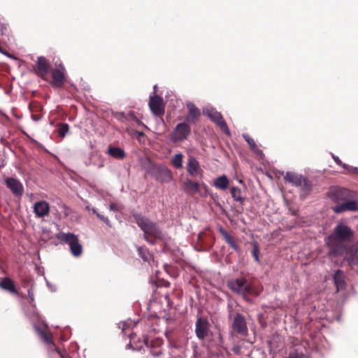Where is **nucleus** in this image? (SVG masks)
<instances>
[{"mask_svg": "<svg viewBox=\"0 0 358 358\" xmlns=\"http://www.w3.org/2000/svg\"><path fill=\"white\" fill-rule=\"evenodd\" d=\"M145 344L148 348H150V349H155V348H162V345L164 344V341L162 338H155L149 341L148 338L144 341Z\"/></svg>", "mask_w": 358, "mask_h": 358, "instance_id": "29", "label": "nucleus"}, {"mask_svg": "<svg viewBox=\"0 0 358 358\" xmlns=\"http://www.w3.org/2000/svg\"><path fill=\"white\" fill-rule=\"evenodd\" d=\"M28 295L30 299L31 302L34 301V293L31 289L28 290Z\"/></svg>", "mask_w": 358, "mask_h": 358, "instance_id": "46", "label": "nucleus"}, {"mask_svg": "<svg viewBox=\"0 0 358 358\" xmlns=\"http://www.w3.org/2000/svg\"><path fill=\"white\" fill-rule=\"evenodd\" d=\"M0 288L10 293L17 294L15 282L10 278L5 277L0 278Z\"/></svg>", "mask_w": 358, "mask_h": 358, "instance_id": "22", "label": "nucleus"}, {"mask_svg": "<svg viewBox=\"0 0 358 358\" xmlns=\"http://www.w3.org/2000/svg\"><path fill=\"white\" fill-rule=\"evenodd\" d=\"M139 162L141 164V166L143 169L145 170V171L150 174L154 175V169L157 166V164H155L150 158L149 157H141L139 159Z\"/></svg>", "mask_w": 358, "mask_h": 358, "instance_id": "26", "label": "nucleus"}, {"mask_svg": "<svg viewBox=\"0 0 358 358\" xmlns=\"http://www.w3.org/2000/svg\"><path fill=\"white\" fill-rule=\"evenodd\" d=\"M115 115H116L117 118H120V116H121V117H122V116H123V115H124V113H115Z\"/></svg>", "mask_w": 358, "mask_h": 358, "instance_id": "51", "label": "nucleus"}, {"mask_svg": "<svg viewBox=\"0 0 358 358\" xmlns=\"http://www.w3.org/2000/svg\"><path fill=\"white\" fill-rule=\"evenodd\" d=\"M203 112L208 113V112H212V111L210 109L206 108V109H203Z\"/></svg>", "mask_w": 358, "mask_h": 358, "instance_id": "55", "label": "nucleus"}, {"mask_svg": "<svg viewBox=\"0 0 358 358\" xmlns=\"http://www.w3.org/2000/svg\"><path fill=\"white\" fill-rule=\"evenodd\" d=\"M157 85H155L154 86V92H155V93H156V92H157Z\"/></svg>", "mask_w": 358, "mask_h": 358, "instance_id": "56", "label": "nucleus"}, {"mask_svg": "<svg viewBox=\"0 0 358 358\" xmlns=\"http://www.w3.org/2000/svg\"><path fill=\"white\" fill-rule=\"evenodd\" d=\"M229 180L225 175H222L214 181V186L220 189L225 190L229 186Z\"/></svg>", "mask_w": 358, "mask_h": 358, "instance_id": "28", "label": "nucleus"}, {"mask_svg": "<svg viewBox=\"0 0 358 358\" xmlns=\"http://www.w3.org/2000/svg\"><path fill=\"white\" fill-rule=\"evenodd\" d=\"M155 115H163L164 113H155Z\"/></svg>", "mask_w": 358, "mask_h": 358, "instance_id": "57", "label": "nucleus"}, {"mask_svg": "<svg viewBox=\"0 0 358 358\" xmlns=\"http://www.w3.org/2000/svg\"><path fill=\"white\" fill-rule=\"evenodd\" d=\"M163 285L168 287L170 286V282H167V281H165L163 282Z\"/></svg>", "mask_w": 358, "mask_h": 358, "instance_id": "50", "label": "nucleus"}, {"mask_svg": "<svg viewBox=\"0 0 358 358\" xmlns=\"http://www.w3.org/2000/svg\"><path fill=\"white\" fill-rule=\"evenodd\" d=\"M0 117H1V120H2L3 118H7L5 113H0Z\"/></svg>", "mask_w": 358, "mask_h": 358, "instance_id": "49", "label": "nucleus"}, {"mask_svg": "<svg viewBox=\"0 0 358 358\" xmlns=\"http://www.w3.org/2000/svg\"><path fill=\"white\" fill-rule=\"evenodd\" d=\"M15 115V116L17 117V118H21L22 117V114L21 115H18L17 113H13Z\"/></svg>", "mask_w": 358, "mask_h": 358, "instance_id": "53", "label": "nucleus"}, {"mask_svg": "<svg viewBox=\"0 0 358 358\" xmlns=\"http://www.w3.org/2000/svg\"><path fill=\"white\" fill-rule=\"evenodd\" d=\"M5 166V164H4V161L2 160L1 162H0V169H2L3 167Z\"/></svg>", "mask_w": 358, "mask_h": 358, "instance_id": "52", "label": "nucleus"}, {"mask_svg": "<svg viewBox=\"0 0 358 358\" xmlns=\"http://www.w3.org/2000/svg\"><path fill=\"white\" fill-rule=\"evenodd\" d=\"M197 239L201 247L204 250L210 249L214 245L215 241L212 231L208 229L200 232L197 236Z\"/></svg>", "mask_w": 358, "mask_h": 358, "instance_id": "8", "label": "nucleus"}, {"mask_svg": "<svg viewBox=\"0 0 358 358\" xmlns=\"http://www.w3.org/2000/svg\"><path fill=\"white\" fill-rule=\"evenodd\" d=\"M96 216L98 218H99L101 220H102L107 226L111 227L110 222L108 220V217H104L103 215H101L100 213H96Z\"/></svg>", "mask_w": 358, "mask_h": 358, "instance_id": "39", "label": "nucleus"}, {"mask_svg": "<svg viewBox=\"0 0 358 358\" xmlns=\"http://www.w3.org/2000/svg\"><path fill=\"white\" fill-rule=\"evenodd\" d=\"M122 208V206L115 203H110L109 205V209L113 211H120Z\"/></svg>", "mask_w": 358, "mask_h": 358, "instance_id": "38", "label": "nucleus"}, {"mask_svg": "<svg viewBox=\"0 0 358 358\" xmlns=\"http://www.w3.org/2000/svg\"><path fill=\"white\" fill-rule=\"evenodd\" d=\"M187 107L189 110V112H199V109L194 105V103L191 102H188L187 103Z\"/></svg>", "mask_w": 358, "mask_h": 358, "instance_id": "40", "label": "nucleus"}, {"mask_svg": "<svg viewBox=\"0 0 358 358\" xmlns=\"http://www.w3.org/2000/svg\"><path fill=\"white\" fill-rule=\"evenodd\" d=\"M92 213H93L94 214H95L96 215V213H99L96 211V210L95 208H92Z\"/></svg>", "mask_w": 358, "mask_h": 358, "instance_id": "54", "label": "nucleus"}, {"mask_svg": "<svg viewBox=\"0 0 358 358\" xmlns=\"http://www.w3.org/2000/svg\"><path fill=\"white\" fill-rule=\"evenodd\" d=\"M5 185L15 196L20 197L23 195L24 186L19 180L12 177L6 178Z\"/></svg>", "mask_w": 358, "mask_h": 358, "instance_id": "10", "label": "nucleus"}, {"mask_svg": "<svg viewBox=\"0 0 358 358\" xmlns=\"http://www.w3.org/2000/svg\"><path fill=\"white\" fill-rule=\"evenodd\" d=\"M151 176L161 182H170L172 178L171 172L168 168L158 165L154 169V175Z\"/></svg>", "mask_w": 358, "mask_h": 358, "instance_id": "11", "label": "nucleus"}, {"mask_svg": "<svg viewBox=\"0 0 358 358\" xmlns=\"http://www.w3.org/2000/svg\"><path fill=\"white\" fill-rule=\"evenodd\" d=\"M218 231L223 236L225 242L229 245V246L234 250L238 251L239 250V245L237 243L236 239L234 236L229 234L223 227H220L218 229Z\"/></svg>", "mask_w": 358, "mask_h": 358, "instance_id": "19", "label": "nucleus"}, {"mask_svg": "<svg viewBox=\"0 0 358 358\" xmlns=\"http://www.w3.org/2000/svg\"><path fill=\"white\" fill-rule=\"evenodd\" d=\"M34 212L37 217H43L50 213L49 203L45 201L36 202L34 205Z\"/></svg>", "mask_w": 358, "mask_h": 358, "instance_id": "18", "label": "nucleus"}, {"mask_svg": "<svg viewBox=\"0 0 358 358\" xmlns=\"http://www.w3.org/2000/svg\"><path fill=\"white\" fill-rule=\"evenodd\" d=\"M192 115V118H197L199 117V115H200V113H191Z\"/></svg>", "mask_w": 358, "mask_h": 358, "instance_id": "48", "label": "nucleus"}, {"mask_svg": "<svg viewBox=\"0 0 358 358\" xmlns=\"http://www.w3.org/2000/svg\"><path fill=\"white\" fill-rule=\"evenodd\" d=\"M128 116L131 118V120H134L136 123L140 124V120L134 116V113H127Z\"/></svg>", "mask_w": 358, "mask_h": 358, "instance_id": "45", "label": "nucleus"}, {"mask_svg": "<svg viewBox=\"0 0 358 358\" xmlns=\"http://www.w3.org/2000/svg\"><path fill=\"white\" fill-rule=\"evenodd\" d=\"M191 134V127L187 122L178 124L171 134L170 139L173 143H180L187 140Z\"/></svg>", "mask_w": 358, "mask_h": 358, "instance_id": "6", "label": "nucleus"}, {"mask_svg": "<svg viewBox=\"0 0 358 358\" xmlns=\"http://www.w3.org/2000/svg\"><path fill=\"white\" fill-rule=\"evenodd\" d=\"M243 138L246 141V142L248 143L250 148L252 150H257V151H259V149L257 148V145L255 141V140L251 138L248 134H243Z\"/></svg>", "mask_w": 358, "mask_h": 358, "instance_id": "36", "label": "nucleus"}, {"mask_svg": "<svg viewBox=\"0 0 358 358\" xmlns=\"http://www.w3.org/2000/svg\"><path fill=\"white\" fill-rule=\"evenodd\" d=\"M357 210H358V201H355L353 199L345 200L342 203L336 206L334 208V211L336 213Z\"/></svg>", "mask_w": 358, "mask_h": 358, "instance_id": "15", "label": "nucleus"}, {"mask_svg": "<svg viewBox=\"0 0 358 358\" xmlns=\"http://www.w3.org/2000/svg\"><path fill=\"white\" fill-rule=\"evenodd\" d=\"M69 127L66 123H61L57 125V132L59 136L64 138L68 133Z\"/></svg>", "mask_w": 358, "mask_h": 358, "instance_id": "35", "label": "nucleus"}, {"mask_svg": "<svg viewBox=\"0 0 358 358\" xmlns=\"http://www.w3.org/2000/svg\"><path fill=\"white\" fill-rule=\"evenodd\" d=\"M354 235L353 231L346 224L339 223L337 224L334 232L329 235L326 243L329 248V256H343L350 245L345 244V242L351 241Z\"/></svg>", "mask_w": 358, "mask_h": 358, "instance_id": "1", "label": "nucleus"}, {"mask_svg": "<svg viewBox=\"0 0 358 358\" xmlns=\"http://www.w3.org/2000/svg\"><path fill=\"white\" fill-rule=\"evenodd\" d=\"M42 117H43V116H42L41 113H38V114H34V113H32L31 114V118L35 122L39 121L40 120L42 119Z\"/></svg>", "mask_w": 358, "mask_h": 358, "instance_id": "43", "label": "nucleus"}, {"mask_svg": "<svg viewBox=\"0 0 358 358\" xmlns=\"http://www.w3.org/2000/svg\"><path fill=\"white\" fill-rule=\"evenodd\" d=\"M334 159L338 165H341L345 169L347 167V165L345 164H343L342 162L341 161V159L338 157L334 156Z\"/></svg>", "mask_w": 358, "mask_h": 358, "instance_id": "44", "label": "nucleus"}, {"mask_svg": "<svg viewBox=\"0 0 358 358\" xmlns=\"http://www.w3.org/2000/svg\"><path fill=\"white\" fill-rule=\"evenodd\" d=\"M227 286L233 293L241 296L248 302L251 301L250 296H258L262 291L255 283L243 275L229 280Z\"/></svg>", "mask_w": 358, "mask_h": 358, "instance_id": "2", "label": "nucleus"}, {"mask_svg": "<svg viewBox=\"0 0 358 358\" xmlns=\"http://www.w3.org/2000/svg\"><path fill=\"white\" fill-rule=\"evenodd\" d=\"M208 117L217 124L220 130L227 136H230L231 133L221 113H206Z\"/></svg>", "mask_w": 358, "mask_h": 358, "instance_id": "14", "label": "nucleus"}, {"mask_svg": "<svg viewBox=\"0 0 358 358\" xmlns=\"http://www.w3.org/2000/svg\"><path fill=\"white\" fill-rule=\"evenodd\" d=\"M284 179L296 187H299L304 181L303 176L292 172H287L284 176Z\"/></svg>", "mask_w": 358, "mask_h": 358, "instance_id": "23", "label": "nucleus"}, {"mask_svg": "<svg viewBox=\"0 0 358 358\" xmlns=\"http://www.w3.org/2000/svg\"><path fill=\"white\" fill-rule=\"evenodd\" d=\"M287 358H310L309 357L306 356L302 352H299L297 350L292 352L289 353V357Z\"/></svg>", "mask_w": 358, "mask_h": 358, "instance_id": "37", "label": "nucleus"}, {"mask_svg": "<svg viewBox=\"0 0 358 358\" xmlns=\"http://www.w3.org/2000/svg\"><path fill=\"white\" fill-rule=\"evenodd\" d=\"M65 68L63 65L60 64L57 69H53L52 71V85L55 87H62L65 77Z\"/></svg>", "mask_w": 358, "mask_h": 358, "instance_id": "13", "label": "nucleus"}, {"mask_svg": "<svg viewBox=\"0 0 358 358\" xmlns=\"http://www.w3.org/2000/svg\"><path fill=\"white\" fill-rule=\"evenodd\" d=\"M151 354L154 357H158L162 354V348H155V349H151L150 350Z\"/></svg>", "mask_w": 358, "mask_h": 358, "instance_id": "42", "label": "nucleus"}, {"mask_svg": "<svg viewBox=\"0 0 358 358\" xmlns=\"http://www.w3.org/2000/svg\"><path fill=\"white\" fill-rule=\"evenodd\" d=\"M303 194L307 195L312 190V183L306 178H304V181L299 185Z\"/></svg>", "mask_w": 358, "mask_h": 358, "instance_id": "34", "label": "nucleus"}, {"mask_svg": "<svg viewBox=\"0 0 358 358\" xmlns=\"http://www.w3.org/2000/svg\"><path fill=\"white\" fill-rule=\"evenodd\" d=\"M200 170L199 163L196 158L189 157L187 164V171L192 176H195Z\"/></svg>", "mask_w": 358, "mask_h": 358, "instance_id": "24", "label": "nucleus"}, {"mask_svg": "<svg viewBox=\"0 0 358 358\" xmlns=\"http://www.w3.org/2000/svg\"><path fill=\"white\" fill-rule=\"evenodd\" d=\"M108 154L115 159H122L125 157V152L120 148L109 146Z\"/></svg>", "mask_w": 358, "mask_h": 358, "instance_id": "27", "label": "nucleus"}, {"mask_svg": "<svg viewBox=\"0 0 358 358\" xmlns=\"http://www.w3.org/2000/svg\"><path fill=\"white\" fill-rule=\"evenodd\" d=\"M200 185L198 182H193L189 179L186 180L183 184V190L187 194L194 195L199 192Z\"/></svg>", "mask_w": 358, "mask_h": 358, "instance_id": "25", "label": "nucleus"}, {"mask_svg": "<svg viewBox=\"0 0 358 358\" xmlns=\"http://www.w3.org/2000/svg\"><path fill=\"white\" fill-rule=\"evenodd\" d=\"M58 238L69 245L71 252L74 257H79L83 253V246L75 234L62 233L58 236Z\"/></svg>", "mask_w": 358, "mask_h": 358, "instance_id": "5", "label": "nucleus"}, {"mask_svg": "<svg viewBox=\"0 0 358 358\" xmlns=\"http://www.w3.org/2000/svg\"><path fill=\"white\" fill-rule=\"evenodd\" d=\"M210 324L206 318L199 317L195 324V334L199 340H204L209 334Z\"/></svg>", "mask_w": 358, "mask_h": 358, "instance_id": "9", "label": "nucleus"}, {"mask_svg": "<svg viewBox=\"0 0 358 358\" xmlns=\"http://www.w3.org/2000/svg\"><path fill=\"white\" fill-rule=\"evenodd\" d=\"M252 250L251 251L252 256L253 257L255 261L257 263L260 262L259 259V254H260V250L259 244L257 241H254L252 243Z\"/></svg>", "mask_w": 358, "mask_h": 358, "instance_id": "33", "label": "nucleus"}, {"mask_svg": "<svg viewBox=\"0 0 358 358\" xmlns=\"http://www.w3.org/2000/svg\"><path fill=\"white\" fill-rule=\"evenodd\" d=\"M133 217L144 232V239L151 244H155V240H162L164 234L157 227V225L148 217L143 216L141 213H133Z\"/></svg>", "mask_w": 358, "mask_h": 358, "instance_id": "3", "label": "nucleus"}, {"mask_svg": "<svg viewBox=\"0 0 358 358\" xmlns=\"http://www.w3.org/2000/svg\"><path fill=\"white\" fill-rule=\"evenodd\" d=\"M183 162V155L182 153L176 154L171 159V164L176 169H182Z\"/></svg>", "mask_w": 358, "mask_h": 358, "instance_id": "31", "label": "nucleus"}, {"mask_svg": "<svg viewBox=\"0 0 358 358\" xmlns=\"http://www.w3.org/2000/svg\"><path fill=\"white\" fill-rule=\"evenodd\" d=\"M212 358H227V357L223 355H213Z\"/></svg>", "mask_w": 358, "mask_h": 358, "instance_id": "47", "label": "nucleus"}, {"mask_svg": "<svg viewBox=\"0 0 358 358\" xmlns=\"http://www.w3.org/2000/svg\"><path fill=\"white\" fill-rule=\"evenodd\" d=\"M329 198L336 203L345 201V200L354 199L355 192L346 189L341 187H333L328 192Z\"/></svg>", "mask_w": 358, "mask_h": 358, "instance_id": "7", "label": "nucleus"}, {"mask_svg": "<svg viewBox=\"0 0 358 358\" xmlns=\"http://www.w3.org/2000/svg\"><path fill=\"white\" fill-rule=\"evenodd\" d=\"M232 327L239 334L245 335L248 332V327L245 317L241 313L234 315Z\"/></svg>", "mask_w": 358, "mask_h": 358, "instance_id": "12", "label": "nucleus"}, {"mask_svg": "<svg viewBox=\"0 0 358 358\" xmlns=\"http://www.w3.org/2000/svg\"><path fill=\"white\" fill-rule=\"evenodd\" d=\"M334 282L336 287L337 292L345 288V275L343 271L338 269L334 275Z\"/></svg>", "mask_w": 358, "mask_h": 358, "instance_id": "21", "label": "nucleus"}, {"mask_svg": "<svg viewBox=\"0 0 358 358\" xmlns=\"http://www.w3.org/2000/svg\"><path fill=\"white\" fill-rule=\"evenodd\" d=\"M138 252L140 257L145 262H150L152 259V255L145 247L138 248Z\"/></svg>", "mask_w": 358, "mask_h": 358, "instance_id": "32", "label": "nucleus"}, {"mask_svg": "<svg viewBox=\"0 0 358 358\" xmlns=\"http://www.w3.org/2000/svg\"><path fill=\"white\" fill-rule=\"evenodd\" d=\"M36 66L38 73L42 78H44L48 74L50 65L45 57H39L38 58Z\"/></svg>", "mask_w": 358, "mask_h": 358, "instance_id": "20", "label": "nucleus"}, {"mask_svg": "<svg viewBox=\"0 0 358 358\" xmlns=\"http://www.w3.org/2000/svg\"><path fill=\"white\" fill-rule=\"evenodd\" d=\"M231 196L234 201L240 202L241 204L243 203L245 199L241 196V191L236 187H232L231 188Z\"/></svg>", "mask_w": 358, "mask_h": 358, "instance_id": "30", "label": "nucleus"}, {"mask_svg": "<svg viewBox=\"0 0 358 358\" xmlns=\"http://www.w3.org/2000/svg\"><path fill=\"white\" fill-rule=\"evenodd\" d=\"M36 334L48 345V351L50 358H71L65 350H61L55 346L52 341V334L48 331L34 326Z\"/></svg>", "mask_w": 358, "mask_h": 358, "instance_id": "4", "label": "nucleus"}, {"mask_svg": "<svg viewBox=\"0 0 358 358\" xmlns=\"http://www.w3.org/2000/svg\"><path fill=\"white\" fill-rule=\"evenodd\" d=\"M149 106L151 112H164L163 99L152 92L150 95Z\"/></svg>", "mask_w": 358, "mask_h": 358, "instance_id": "16", "label": "nucleus"}, {"mask_svg": "<svg viewBox=\"0 0 358 358\" xmlns=\"http://www.w3.org/2000/svg\"><path fill=\"white\" fill-rule=\"evenodd\" d=\"M7 31V25L6 23L0 21V34L5 35Z\"/></svg>", "mask_w": 358, "mask_h": 358, "instance_id": "41", "label": "nucleus"}, {"mask_svg": "<svg viewBox=\"0 0 358 358\" xmlns=\"http://www.w3.org/2000/svg\"><path fill=\"white\" fill-rule=\"evenodd\" d=\"M349 265L351 266H358V248L355 245H350L348 251L343 255Z\"/></svg>", "mask_w": 358, "mask_h": 358, "instance_id": "17", "label": "nucleus"}]
</instances>
